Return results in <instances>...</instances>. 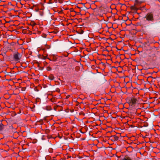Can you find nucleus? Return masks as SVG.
Instances as JSON below:
<instances>
[{
	"mask_svg": "<svg viewBox=\"0 0 160 160\" xmlns=\"http://www.w3.org/2000/svg\"><path fill=\"white\" fill-rule=\"evenodd\" d=\"M144 18L146 20L149 22H151V26L153 28H156L160 25V18L154 19L153 13L151 12L148 13L145 16Z\"/></svg>",
	"mask_w": 160,
	"mask_h": 160,
	"instance_id": "obj_1",
	"label": "nucleus"
},
{
	"mask_svg": "<svg viewBox=\"0 0 160 160\" xmlns=\"http://www.w3.org/2000/svg\"><path fill=\"white\" fill-rule=\"evenodd\" d=\"M22 52H19L16 51L13 52L11 54L10 57L12 59V61L17 62H20L22 56Z\"/></svg>",
	"mask_w": 160,
	"mask_h": 160,
	"instance_id": "obj_2",
	"label": "nucleus"
},
{
	"mask_svg": "<svg viewBox=\"0 0 160 160\" xmlns=\"http://www.w3.org/2000/svg\"><path fill=\"white\" fill-rule=\"evenodd\" d=\"M149 57L154 60L160 58V52L158 51H149Z\"/></svg>",
	"mask_w": 160,
	"mask_h": 160,
	"instance_id": "obj_3",
	"label": "nucleus"
},
{
	"mask_svg": "<svg viewBox=\"0 0 160 160\" xmlns=\"http://www.w3.org/2000/svg\"><path fill=\"white\" fill-rule=\"evenodd\" d=\"M139 55L142 57L145 58L149 57V51H136Z\"/></svg>",
	"mask_w": 160,
	"mask_h": 160,
	"instance_id": "obj_4",
	"label": "nucleus"
},
{
	"mask_svg": "<svg viewBox=\"0 0 160 160\" xmlns=\"http://www.w3.org/2000/svg\"><path fill=\"white\" fill-rule=\"evenodd\" d=\"M137 101L136 98L133 97L130 98L128 100V103L130 105L132 106L136 104Z\"/></svg>",
	"mask_w": 160,
	"mask_h": 160,
	"instance_id": "obj_5",
	"label": "nucleus"
},
{
	"mask_svg": "<svg viewBox=\"0 0 160 160\" xmlns=\"http://www.w3.org/2000/svg\"><path fill=\"white\" fill-rule=\"evenodd\" d=\"M50 46L49 45H46L44 46H42L41 48H38L37 50H45L46 49H50Z\"/></svg>",
	"mask_w": 160,
	"mask_h": 160,
	"instance_id": "obj_6",
	"label": "nucleus"
},
{
	"mask_svg": "<svg viewBox=\"0 0 160 160\" xmlns=\"http://www.w3.org/2000/svg\"><path fill=\"white\" fill-rule=\"evenodd\" d=\"M137 6L134 4L133 6H132L130 7V9L132 10H134V11H137L138 9V8H137Z\"/></svg>",
	"mask_w": 160,
	"mask_h": 160,
	"instance_id": "obj_7",
	"label": "nucleus"
},
{
	"mask_svg": "<svg viewBox=\"0 0 160 160\" xmlns=\"http://www.w3.org/2000/svg\"><path fill=\"white\" fill-rule=\"evenodd\" d=\"M110 138L111 140L112 141H117L118 139V137L116 135L112 136Z\"/></svg>",
	"mask_w": 160,
	"mask_h": 160,
	"instance_id": "obj_8",
	"label": "nucleus"
},
{
	"mask_svg": "<svg viewBox=\"0 0 160 160\" xmlns=\"http://www.w3.org/2000/svg\"><path fill=\"white\" fill-rule=\"evenodd\" d=\"M51 58H51V59H50V60L51 61H56L58 59L57 56L54 55H51Z\"/></svg>",
	"mask_w": 160,
	"mask_h": 160,
	"instance_id": "obj_9",
	"label": "nucleus"
},
{
	"mask_svg": "<svg viewBox=\"0 0 160 160\" xmlns=\"http://www.w3.org/2000/svg\"><path fill=\"white\" fill-rule=\"evenodd\" d=\"M6 126L4 125L2 123H0V131L3 130L6 128Z\"/></svg>",
	"mask_w": 160,
	"mask_h": 160,
	"instance_id": "obj_10",
	"label": "nucleus"
},
{
	"mask_svg": "<svg viewBox=\"0 0 160 160\" xmlns=\"http://www.w3.org/2000/svg\"><path fill=\"white\" fill-rule=\"evenodd\" d=\"M54 0H47L46 1L45 0V2L48 4H52L54 2Z\"/></svg>",
	"mask_w": 160,
	"mask_h": 160,
	"instance_id": "obj_11",
	"label": "nucleus"
},
{
	"mask_svg": "<svg viewBox=\"0 0 160 160\" xmlns=\"http://www.w3.org/2000/svg\"><path fill=\"white\" fill-rule=\"evenodd\" d=\"M45 109L48 111L51 110L52 109V108L51 106H46L45 107Z\"/></svg>",
	"mask_w": 160,
	"mask_h": 160,
	"instance_id": "obj_12",
	"label": "nucleus"
},
{
	"mask_svg": "<svg viewBox=\"0 0 160 160\" xmlns=\"http://www.w3.org/2000/svg\"><path fill=\"white\" fill-rule=\"evenodd\" d=\"M54 78V77L52 74L50 75V76H49V79L51 80H53Z\"/></svg>",
	"mask_w": 160,
	"mask_h": 160,
	"instance_id": "obj_13",
	"label": "nucleus"
},
{
	"mask_svg": "<svg viewBox=\"0 0 160 160\" xmlns=\"http://www.w3.org/2000/svg\"><path fill=\"white\" fill-rule=\"evenodd\" d=\"M31 26L32 27V28H33V27L35 25H36V23L34 22H31Z\"/></svg>",
	"mask_w": 160,
	"mask_h": 160,
	"instance_id": "obj_14",
	"label": "nucleus"
},
{
	"mask_svg": "<svg viewBox=\"0 0 160 160\" xmlns=\"http://www.w3.org/2000/svg\"><path fill=\"white\" fill-rule=\"evenodd\" d=\"M134 4H135L137 5L138 4H140L141 3L138 0H135V3Z\"/></svg>",
	"mask_w": 160,
	"mask_h": 160,
	"instance_id": "obj_15",
	"label": "nucleus"
},
{
	"mask_svg": "<svg viewBox=\"0 0 160 160\" xmlns=\"http://www.w3.org/2000/svg\"><path fill=\"white\" fill-rule=\"evenodd\" d=\"M48 152L50 153H52L53 152V149L52 148H49L48 149Z\"/></svg>",
	"mask_w": 160,
	"mask_h": 160,
	"instance_id": "obj_16",
	"label": "nucleus"
},
{
	"mask_svg": "<svg viewBox=\"0 0 160 160\" xmlns=\"http://www.w3.org/2000/svg\"><path fill=\"white\" fill-rule=\"evenodd\" d=\"M58 32V31L57 29H56L54 30L52 32V33L54 34H57Z\"/></svg>",
	"mask_w": 160,
	"mask_h": 160,
	"instance_id": "obj_17",
	"label": "nucleus"
},
{
	"mask_svg": "<svg viewBox=\"0 0 160 160\" xmlns=\"http://www.w3.org/2000/svg\"><path fill=\"white\" fill-rule=\"evenodd\" d=\"M50 132V130L48 129H46L45 130V132L46 133H48L49 132Z\"/></svg>",
	"mask_w": 160,
	"mask_h": 160,
	"instance_id": "obj_18",
	"label": "nucleus"
},
{
	"mask_svg": "<svg viewBox=\"0 0 160 160\" xmlns=\"http://www.w3.org/2000/svg\"><path fill=\"white\" fill-rule=\"evenodd\" d=\"M42 36L44 38H45L47 37V35L45 33H42Z\"/></svg>",
	"mask_w": 160,
	"mask_h": 160,
	"instance_id": "obj_19",
	"label": "nucleus"
},
{
	"mask_svg": "<svg viewBox=\"0 0 160 160\" xmlns=\"http://www.w3.org/2000/svg\"><path fill=\"white\" fill-rule=\"evenodd\" d=\"M40 14L41 16H43V12L42 11H39Z\"/></svg>",
	"mask_w": 160,
	"mask_h": 160,
	"instance_id": "obj_20",
	"label": "nucleus"
},
{
	"mask_svg": "<svg viewBox=\"0 0 160 160\" xmlns=\"http://www.w3.org/2000/svg\"><path fill=\"white\" fill-rule=\"evenodd\" d=\"M6 52H4V53L2 54V56L4 57H6Z\"/></svg>",
	"mask_w": 160,
	"mask_h": 160,
	"instance_id": "obj_21",
	"label": "nucleus"
},
{
	"mask_svg": "<svg viewBox=\"0 0 160 160\" xmlns=\"http://www.w3.org/2000/svg\"><path fill=\"white\" fill-rule=\"evenodd\" d=\"M71 48L72 49H73V50H78V48H76L75 47H72Z\"/></svg>",
	"mask_w": 160,
	"mask_h": 160,
	"instance_id": "obj_22",
	"label": "nucleus"
},
{
	"mask_svg": "<svg viewBox=\"0 0 160 160\" xmlns=\"http://www.w3.org/2000/svg\"><path fill=\"white\" fill-rule=\"evenodd\" d=\"M84 32V31L82 30H80V32H79L78 33H80V34H82V33H83Z\"/></svg>",
	"mask_w": 160,
	"mask_h": 160,
	"instance_id": "obj_23",
	"label": "nucleus"
},
{
	"mask_svg": "<svg viewBox=\"0 0 160 160\" xmlns=\"http://www.w3.org/2000/svg\"><path fill=\"white\" fill-rule=\"evenodd\" d=\"M51 69V68L50 67H48L47 68V70L48 71H50Z\"/></svg>",
	"mask_w": 160,
	"mask_h": 160,
	"instance_id": "obj_24",
	"label": "nucleus"
},
{
	"mask_svg": "<svg viewBox=\"0 0 160 160\" xmlns=\"http://www.w3.org/2000/svg\"><path fill=\"white\" fill-rule=\"evenodd\" d=\"M44 137H45V136H44V135H43V136H42V140H45V138Z\"/></svg>",
	"mask_w": 160,
	"mask_h": 160,
	"instance_id": "obj_25",
	"label": "nucleus"
},
{
	"mask_svg": "<svg viewBox=\"0 0 160 160\" xmlns=\"http://www.w3.org/2000/svg\"><path fill=\"white\" fill-rule=\"evenodd\" d=\"M41 32L40 31H38V30L37 31V33L39 34L41 33Z\"/></svg>",
	"mask_w": 160,
	"mask_h": 160,
	"instance_id": "obj_26",
	"label": "nucleus"
},
{
	"mask_svg": "<svg viewBox=\"0 0 160 160\" xmlns=\"http://www.w3.org/2000/svg\"><path fill=\"white\" fill-rule=\"evenodd\" d=\"M39 100H40L39 98H36V101L39 102Z\"/></svg>",
	"mask_w": 160,
	"mask_h": 160,
	"instance_id": "obj_27",
	"label": "nucleus"
},
{
	"mask_svg": "<svg viewBox=\"0 0 160 160\" xmlns=\"http://www.w3.org/2000/svg\"><path fill=\"white\" fill-rule=\"evenodd\" d=\"M34 90L36 91H37V92H38L39 91L37 89V88H34Z\"/></svg>",
	"mask_w": 160,
	"mask_h": 160,
	"instance_id": "obj_28",
	"label": "nucleus"
},
{
	"mask_svg": "<svg viewBox=\"0 0 160 160\" xmlns=\"http://www.w3.org/2000/svg\"><path fill=\"white\" fill-rule=\"evenodd\" d=\"M11 72H12L13 73V74H15V73H16V72H15L14 71H13L12 70L11 71Z\"/></svg>",
	"mask_w": 160,
	"mask_h": 160,
	"instance_id": "obj_29",
	"label": "nucleus"
},
{
	"mask_svg": "<svg viewBox=\"0 0 160 160\" xmlns=\"http://www.w3.org/2000/svg\"><path fill=\"white\" fill-rule=\"evenodd\" d=\"M28 53L29 55H31L32 54V52L31 51H29Z\"/></svg>",
	"mask_w": 160,
	"mask_h": 160,
	"instance_id": "obj_30",
	"label": "nucleus"
},
{
	"mask_svg": "<svg viewBox=\"0 0 160 160\" xmlns=\"http://www.w3.org/2000/svg\"><path fill=\"white\" fill-rule=\"evenodd\" d=\"M68 52H67L66 54H64V55L65 56L67 57L68 56Z\"/></svg>",
	"mask_w": 160,
	"mask_h": 160,
	"instance_id": "obj_31",
	"label": "nucleus"
},
{
	"mask_svg": "<svg viewBox=\"0 0 160 160\" xmlns=\"http://www.w3.org/2000/svg\"><path fill=\"white\" fill-rule=\"evenodd\" d=\"M45 1H47V0H45ZM41 1L42 2H45L46 3V2H45V0H41Z\"/></svg>",
	"mask_w": 160,
	"mask_h": 160,
	"instance_id": "obj_32",
	"label": "nucleus"
},
{
	"mask_svg": "<svg viewBox=\"0 0 160 160\" xmlns=\"http://www.w3.org/2000/svg\"><path fill=\"white\" fill-rule=\"evenodd\" d=\"M36 63H37V64H38V67H39V63L38 62H36Z\"/></svg>",
	"mask_w": 160,
	"mask_h": 160,
	"instance_id": "obj_33",
	"label": "nucleus"
},
{
	"mask_svg": "<svg viewBox=\"0 0 160 160\" xmlns=\"http://www.w3.org/2000/svg\"><path fill=\"white\" fill-rule=\"evenodd\" d=\"M34 6H33V7H31V8H31V9H33V7H34Z\"/></svg>",
	"mask_w": 160,
	"mask_h": 160,
	"instance_id": "obj_34",
	"label": "nucleus"
},
{
	"mask_svg": "<svg viewBox=\"0 0 160 160\" xmlns=\"http://www.w3.org/2000/svg\"><path fill=\"white\" fill-rule=\"evenodd\" d=\"M35 10L36 11L38 12V9H35Z\"/></svg>",
	"mask_w": 160,
	"mask_h": 160,
	"instance_id": "obj_35",
	"label": "nucleus"
},
{
	"mask_svg": "<svg viewBox=\"0 0 160 160\" xmlns=\"http://www.w3.org/2000/svg\"><path fill=\"white\" fill-rule=\"evenodd\" d=\"M57 91L58 92H59V91H60V90L58 89V90H57Z\"/></svg>",
	"mask_w": 160,
	"mask_h": 160,
	"instance_id": "obj_36",
	"label": "nucleus"
},
{
	"mask_svg": "<svg viewBox=\"0 0 160 160\" xmlns=\"http://www.w3.org/2000/svg\"><path fill=\"white\" fill-rule=\"evenodd\" d=\"M71 156H68V158H71Z\"/></svg>",
	"mask_w": 160,
	"mask_h": 160,
	"instance_id": "obj_37",
	"label": "nucleus"
},
{
	"mask_svg": "<svg viewBox=\"0 0 160 160\" xmlns=\"http://www.w3.org/2000/svg\"><path fill=\"white\" fill-rule=\"evenodd\" d=\"M122 49H118V50H121Z\"/></svg>",
	"mask_w": 160,
	"mask_h": 160,
	"instance_id": "obj_38",
	"label": "nucleus"
},
{
	"mask_svg": "<svg viewBox=\"0 0 160 160\" xmlns=\"http://www.w3.org/2000/svg\"><path fill=\"white\" fill-rule=\"evenodd\" d=\"M103 55L106 56V55H105L104 54H103Z\"/></svg>",
	"mask_w": 160,
	"mask_h": 160,
	"instance_id": "obj_39",
	"label": "nucleus"
},
{
	"mask_svg": "<svg viewBox=\"0 0 160 160\" xmlns=\"http://www.w3.org/2000/svg\"><path fill=\"white\" fill-rule=\"evenodd\" d=\"M87 51H88V52H89V51H90L88 50Z\"/></svg>",
	"mask_w": 160,
	"mask_h": 160,
	"instance_id": "obj_40",
	"label": "nucleus"
},
{
	"mask_svg": "<svg viewBox=\"0 0 160 160\" xmlns=\"http://www.w3.org/2000/svg\"><path fill=\"white\" fill-rule=\"evenodd\" d=\"M61 12H62V11H60V13H61Z\"/></svg>",
	"mask_w": 160,
	"mask_h": 160,
	"instance_id": "obj_41",
	"label": "nucleus"
},
{
	"mask_svg": "<svg viewBox=\"0 0 160 160\" xmlns=\"http://www.w3.org/2000/svg\"><path fill=\"white\" fill-rule=\"evenodd\" d=\"M108 51V52H109V51H110L108 50V51Z\"/></svg>",
	"mask_w": 160,
	"mask_h": 160,
	"instance_id": "obj_42",
	"label": "nucleus"
}]
</instances>
